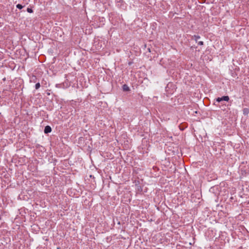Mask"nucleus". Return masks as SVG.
<instances>
[{"instance_id":"8","label":"nucleus","mask_w":249,"mask_h":249,"mask_svg":"<svg viewBox=\"0 0 249 249\" xmlns=\"http://www.w3.org/2000/svg\"><path fill=\"white\" fill-rule=\"evenodd\" d=\"M17 7L18 8V9H21L23 8V6L21 4H18L17 5Z\"/></svg>"},{"instance_id":"5","label":"nucleus","mask_w":249,"mask_h":249,"mask_svg":"<svg viewBox=\"0 0 249 249\" xmlns=\"http://www.w3.org/2000/svg\"><path fill=\"white\" fill-rule=\"evenodd\" d=\"M243 113L244 115H248L249 113V109L245 108L243 109Z\"/></svg>"},{"instance_id":"1","label":"nucleus","mask_w":249,"mask_h":249,"mask_svg":"<svg viewBox=\"0 0 249 249\" xmlns=\"http://www.w3.org/2000/svg\"><path fill=\"white\" fill-rule=\"evenodd\" d=\"M230 98L228 96H224L222 97H218L216 99V101L220 102L222 101H229Z\"/></svg>"},{"instance_id":"9","label":"nucleus","mask_w":249,"mask_h":249,"mask_svg":"<svg viewBox=\"0 0 249 249\" xmlns=\"http://www.w3.org/2000/svg\"><path fill=\"white\" fill-rule=\"evenodd\" d=\"M27 11L28 13H33V12L32 9L31 8H27Z\"/></svg>"},{"instance_id":"7","label":"nucleus","mask_w":249,"mask_h":249,"mask_svg":"<svg viewBox=\"0 0 249 249\" xmlns=\"http://www.w3.org/2000/svg\"><path fill=\"white\" fill-rule=\"evenodd\" d=\"M194 38H195V40H196V42L197 41V40H198V39H199V38H200V36H194Z\"/></svg>"},{"instance_id":"3","label":"nucleus","mask_w":249,"mask_h":249,"mask_svg":"<svg viewBox=\"0 0 249 249\" xmlns=\"http://www.w3.org/2000/svg\"><path fill=\"white\" fill-rule=\"evenodd\" d=\"M37 78L35 75H32L30 78V81L31 82L36 83V82Z\"/></svg>"},{"instance_id":"6","label":"nucleus","mask_w":249,"mask_h":249,"mask_svg":"<svg viewBox=\"0 0 249 249\" xmlns=\"http://www.w3.org/2000/svg\"><path fill=\"white\" fill-rule=\"evenodd\" d=\"M40 87V84L39 82L36 84L35 88L36 89H38Z\"/></svg>"},{"instance_id":"4","label":"nucleus","mask_w":249,"mask_h":249,"mask_svg":"<svg viewBox=\"0 0 249 249\" xmlns=\"http://www.w3.org/2000/svg\"><path fill=\"white\" fill-rule=\"evenodd\" d=\"M123 89L124 91H127L130 90V89L127 85L124 84L123 86Z\"/></svg>"},{"instance_id":"10","label":"nucleus","mask_w":249,"mask_h":249,"mask_svg":"<svg viewBox=\"0 0 249 249\" xmlns=\"http://www.w3.org/2000/svg\"><path fill=\"white\" fill-rule=\"evenodd\" d=\"M198 45H203V42L202 41L198 42Z\"/></svg>"},{"instance_id":"11","label":"nucleus","mask_w":249,"mask_h":249,"mask_svg":"<svg viewBox=\"0 0 249 249\" xmlns=\"http://www.w3.org/2000/svg\"><path fill=\"white\" fill-rule=\"evenodd\" d=\"M57 249H60V248L58 247V248H57Z\"/></svg>"},{"instance_id":"2","label":"nucleus","mask_w":249,"mask_h":249,"mask_svg":"<svg viewBox=\"0 0 249 249\" xmlns=\"http://www.w3.org/2000/svg\"><path fill=\"white\" fill-rule=\"evenodd\" d=\"M51 131H52V128L50 126L47 125V126H45V129H44V133H45L47 134L48 133L51 132Z\"/></svg>"}]
</instances>
